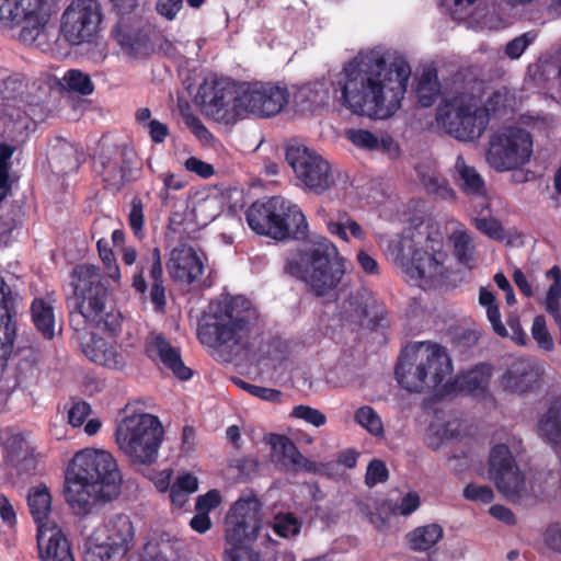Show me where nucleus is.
<instances>
[{"instance_id":"nucleus-63","label":"nucleus","mask_w":561,"mask_h":561,"mask_svg":"<svg viewBox=\"0 0 561 561\" xmlns=\"http://www.w3.org/2000/svg\"><path fill=\"white\" fill-rule=\"evenodd\" d=\"M222 561H261L259 553L251 550L230 549L224 552Z\"/></svg>"},{"instance_id":"nucleus-14","label":"nucleus","mask_w":561,"mask_h":561,"mask_svg":"<svg viewBox=\"0 0 561 561\" xmlns=\"http://www.w3.org/2000/svg\"><path fill=\"white\" fill-rule=\"evenodd\" d=\"M262 503L255 495L240 497L225 517V539L231 549L252 545L263 527Z\"/></svg>"},{"instance_id":"nucleus-64","label":"nucleus","mask_w":561,"mask_h":561,"mask_svg":"<svg viewBox=\"0 0 561 561\" xmlns=\"http://www.w3.org/2000/svg\"><path fill=\"white\" fill-rule=\"evenodd\" d=\"M147 127L149 129V136L151 140L156 144L163 142L167 136L169 135L168 126L159 122L158 119L149 121L147 123Z\"/></svg>"},{"instance_id":"nucleus-49","label":"nucleus","mask_w":561,"mask_h":561,"mask_svg":"<svg viewBox=\"0 0 561 561\" xmlns=\"http://www.w3.org/2000/svg\"><path fill=\"white\" fill-rule=\"evenodd\" d=\"M389 478V471L382 460L374 459L368 463L365 483L368 486H375L378 483H383Z\"/></svg>"},{"instance_id":"nucleus-27","label":"nucleus","mask_w":561,"mask_h":561,"mask_svg":"<svg viewBox=\"0 0 561 561\" xmlns=\"http://www.w3.org/2000/svg\"><path fill=\"white\" fill-rule=\"evenodd\" d=\"M30 513L37 525V529L50 528L48 516L51 510V495L48 489L43 485L34 488L27 496Z\"/></svg>"},{"instance_id":"nucleus-45","label":"nucleus","mask_w":561,"mask_h":561,"mask_svg":"<svg viewBox=\"0 0 561 561\" xmlns=\"http://www.w3.org/2000/svg\"><path fill=\"white\" fill-rule=\"evenodd\" d=\"M462 180L459 183L460 188L467 194L471 196H477L483 198V202L480 204L481 209H490V202L486 197V188L483 181V178H459Z\"/></svg>"},{"instance_id":"nucleus-47","label":"nucleus","mask_w":561,"mask_h":561,"mask_svg":"<svg viewBox=\"0 0 561 561\" xmlns=\"http://www.w3.org/2000/svg\"><path fill=\"white\" fill-rule=\"evenodd\" d=\"M424 187L428 194H433L442 199L454 201L455 191L449 186L446 178H423Z\"/></svg>"},{"instance_id":"nucleus-51","label":"nucleus","mask_w":561,"mask_h":561,"mask_svg":"<svg viewBox=\"0 0 561 561\" xmlns=\"http://www.w3.org/2000/svg\"><path fill=\"white\" fill-rule=\"evenodd\" d=\"M463 496L469 501L489 504L493 501L494 493L492 489L488 485H478L474 483H469L463 489Z\"/></svg>"},{"instance_id":"nucleus-4","label":"nucleus","mask_w":561,"mask_h":561,"mask_svg":"<svg viewBox=\"0 0 561 561\" xmlns=\"http://www.w3.org/2000/svg\"><path fill=\"white\" fill-rule=\"evenodd\" d=\"M346 259L328 239L307 244L286 259L284 272L304 282L309 293L321 298L336 289L346 273Z\"/></svg>"},{"instance_id":"nucleus-26","label":"nucleus","mask_w":561,"mask_h":561,"mask_svg":"<svg viewBox=\"0 0 561 561\" xmlns=\"http://www.w3.org/2000/svg\"><path fill=\"white\" fill-rule=\"evenodd\" d=\"M329 102V89L324 82H309L299 87L293 94V105L297 112H313Z\"/></svg>"},{"instance_id":"nucleus-6","label":"nucleus","mask_w":561,"mask_h":561,"mask_svg":"<svg viewBox=\"0 0 561 561\" xmlns=\"http://www.w3.org/2000/svg\"><path fill=\"white\" fill-rule=\"evenodd\" d=\"M245 218L254 232L276 241L307 237L308 222L301 208L282 196L254 202L248 208Z\"/></svg>"},{"instance_id":"nucleus-40","label":"nucleus","mask_w":561,"mask_h":561,"mask_svg":"<svg viewBox=\"0 0 561 561\" xmlns=\"http://www.w3.org/2000/svg\"><path fill=\"white\" fill-rule=\"evenodd\" d=\"M354 420L374 436H380L383 434V425L381 419L369 405H363L357 409L354 414Z\"/></svg>"},{"instance_id":"nucleus-53","label":"nucleus","mask_w":561,"mask_h":561,"mask_svg":"<svg viewBox=\"0 0 561 561\" xmlns=\"http://www.w3.org/2000/svg\"><path fill=\"white\" fill-rule=\"evenodd\" d=\"M233 467L238 470L239 477L243 480H251L259 472L260 462L255 457L244 456L234 460Z\"/></svg>"},{"instance_id":"nucleus-24","label":"nucleus","mask_w":561,"mask_h":561,"mask_svg":"<svg viewBox=\"0 0 561 561\" xmlns=\"http://www.w3.org/2000/svg\"><path fill=\"white\" fill-rule=\"evenodd\" d=\"M285 159L296 175H330L329 162L306 146H288Z\"/></svg>"},{"instance_id":"nucleus-21","label":"nucleus","mask_w":561,"mask_h":561,"mask_svg":"<svg viewBox=\"0 0 561 561\" xmlns=\"http://www.w3.org/2000/svg\"><path fill=\"white\" fill-rule=\"evenodd\" d=\"M543 369L529 357L514 359L501 376L504 390L514 393L531 392L540 387Z\"/></svg>"},{"instance_id":"nucleus-2","label":"nucleus","mask_w":561,"mask_h":561,"mask_svg":"<svg viewBox=\"0 0 561 561\" xmlns=\"http://www.w3.org/2000/svg\"><path fill=\"white\" fill-rule=\"evenodd\" d=\"M411 75L402 58L387 64L385 56L371 50L347 62L337 81L339 102L358 116L385 119L400 107Z\"/></svg>"},{"instance_id":"nucleus-52","label":"nucleus","mask_w":561,"mask_h":561,"mask_svg":"<svg viewBox=\"0 0 561 561\" xmlns=\"http://www.w3.org/2000/svg\"><path fill=\"white\" fill-rule=\"evenodd\" d=\"M23 80L18 76H9L0 83V94L3 100H13L23 93Z\"/></svg>"},{"instance_id":"nucleus-17","label":"nucleus","mask_w":561,"mask_h":561,"mask_svg":"<svg viewBox=\"0 0 561 561\" xmlns=\"http://www.w3.org/2000/svg\"><path fill=\"white\" fill-rule=\"evenodd\" d=\"M106 541L89 542L85 561H126L133 546L134 526L125 514H116L106 522Z\"/></svg>"},{"instance_id":"nucleus-20","label":"nucleus","mask_w":561,"mask_h":561,"mask_svg":"<svg viewBox=\"0 0 561 561\" xmlns=\"http://www.w3.org/2000/svg\"><path fill=\"white\" fill-rule=\"evenodd\" d=\"M289 98L290 93L286 87L271 82H244L247 115L275 116L289 102Z\"/></svg>"},{"instance_id":"nucleus-55","label":"nucleus","mask_w":561,"mask_h":561,"mask_svg":"<svg viewBox=\"0 0 561 561\" xmlns=\"http://www.w3.org/2000/svg\"><path fill=\"white\" fill-rule=\"evenodd\" d=\"M420 506V496L415 492L407 493L400 501L391 507L394 515L408 516L412 514Z\"/></svg>"},{"instance_id":"nucleus-8","label":"nucleus","mask_w":561,"mask_h":561,"mask_svg":"<svg viewBox=\"0 0 561 561\" xmlns=\"http://www.w3.org/2000/svg\"><path fill=\"white\" fill-rule=\"evenodd\" d=\"M115 439L133 463L150 466L158 459L164 430L158 416L134 413L118 423Z\"/></svg>"},{"instance_id":"nucleus-41","label":"nucleus","mask_w":561,"mask_h":561,"mask_svg":"<svg viewBox=\"0 0 561 561\" xmlns=\"http://www.w3.org/2000/svg\"><path fill=\"white\" fill-rule=\"evenodd\" d=\"M96 245L99 255L106 271V277L112 279L114 283L119 284L121 270L112 249L108 247V242L104 240H99Z\"/></svg>"},{"instance_id":"nucleus-62","label":"nucleus","mask_w":561,"mask_h":561,"mask_svg":"<svg viewBox=\"0 0 561 561\" xmlns=\"http://www.w3.org/2000/svg\"><path fill=\"white\" fill-rule=\"evenodd\" d=\"M185 169L196 175H214L215 170L211 164L202 161L196 157H190L185 163Z\"/></svg>"},{"instance_id":"nucleus-25","label":"nucleus","mask_w":561,"mask_h":561,"mask_svg":"<svg viewBox=\"0 0 561 561\" xmlns=\"http://www.w3.org/2000/svg\"><path fill=\"white\" fill-rule=\"evenodd\" d=\"M36 540L42 561H75L68 539L56 525L37 529Z\"/></svg>"},{"instance_id":"nucleus-38","label":"nucleus","mask_w":561,"mask_h":561,"mask_svg":"<svg viewBox=\"0 0 561 561\" xmlns=\"http://www.w3.org/2000/svg\"><path fill=\"white\" fill-rule=\"evenodd\" d=\"M471 225L482 234L488 238L502 242L506 238L505 229L502 222L493 216L488 217H472Z\"/></svg>"},{"instance_id":"nucleus-32","label":"nucleus","mask_w":561,"mask_h":561,"mask_svg":"<svg viewBox=\"0 0 561 561\" xmlns=\"http://www.w3.org/2000/svg\"><path fill=\"white\" fill-rule=\"evenodd\" d=\"M453 252L460 265L472 268L476 262V244L466 230H455L449 236Z\"/></svg>"},{"instance_id":"nucleus-7","label":"nucleus","mask_w":561,"mask_h":561,"mask_svg":"<svg viewBox=\"0 0 561 561\" xmlns=\"http://www.w3.org/2000/svg\"><path fill=\"white\" fill-rule=\"evenodd\" d=\"M253 316L251 302L242 296L225 297L211 306L210 321L201 324V343L210 347L238 345L249 331Z\"/></svg>"},{"instance_id":"nucleus-42","label":"nucleus","mask_w":561,"mask_h":561,"mask_svg":"<svg viewBox=\"0 0 561 561\" xmlns=\"http://www.w3.org/2000/svg\"><path fill=\"white\" fill-rule=\"evenodd\" d=\"M334 184V178H295L294 185L307 194L321 195Z\"/></svg>"},{"instance_id":"nucleus-10","label":"nucleus","mask_w":561,"mask_h":561,"mask_svg":"<svg viewBox=\"0 0 561 561\" xmlns=\"http://www.w3.org/2000/svg\"><path fill=\"white\" fill-rule=\"evenodd\" d=\"M195 99L203 113L218 123L233 125L247 117L244 82L227 78L206 79Z\"/></svg>"},{"instance_id":"nucleus-57","label":"nucleus","mask_w":561,"mask_h":561,"mask_svg":"<svg viewBox=\"0 0 561 561\" xmlns=\"http://www.w3.org/2000/svg\"><path fill=\"white\" fill-rule=\"evenodd\" d=\"M534 38L535 36H529V33L515 37L506 44L505 54L511 59L519 58Z\"/></svg>"},{"instance_id":"nucleus-31","label":"nucleus","mask_w":561,"mask_h":561,"mask_svg":"<svg viewBox=\"0 0 561 561\" xmlns=\"http://www.w3.org/2000/svg\"><path fill=\"white\" fill-rule=\"evenodd\" d=\"M443 528L438 524L416 527L407 535L409 547L413 551H427L443 538Z\"/></svg>"},{"instance_id":"nucleus-23","label":"nucleus","mask_w":561,"mask_h":561,"mask_svg":"<svg viewBox=\"0 0 561 561\" xmlns=\"http://www.w3.org/2000/svg\"><path fill=\"white\" fill-rule=\"evenodd\" d=\"M145 352L149 358L159 359L178 379L188 380L192 377L193 370L185 366L180 348L172 346L162 334L149 337L145 344Z\"/></svg>"},{"instance_id":"nucleus-11","label":"nucleus","mask_w":561,"mask_h":561,"mask_svg":"<svg viewBox=\"0 0 561 561\" xmlns=\"http://www.w3.org/2000/svg\"><path fill=\"white\" fill-rule=\"evenodd\" d=\"M489 473L499 492L510 502L524 506H531L537 502L538 495L533 486H527L526 478L506 445L499 444L491 449Z\"/></svg>"},{"instance_id":"nucleus-13","label":"nucleus","mask_w":561,"mask_h":561,"mask_svg":"<svg viewBox=\"0 0 561 561\" xmlns=\"http://www.w3.org/2000/svg\"><path fill=\"white\" fill-rule=\"evenodd\" d=\"M427 250L416 248L413 238L402 237L398 243L397 260L404 267L411 279L419 282V286L425 287L443 275L446 253L442 250L443 244L438 240L426 239Z\"/></svg>"},{"instance_id":"nucleus-34","label":"nucleus","mask_w":561,"mask_h":561,"mask_svg":"<svg viewBox=\"0 0 561 561\" xmlns=\"http://www.w3.org/2000/svg\"><path fill=\"white\" fill-rule=\"evenodd\" d=\"M479 304L485 309L493 332L500 337L506 339L508 336V330L502 322L500 306L495 295L488 288L481 287L479 290Z\"/></svg>"},{"instance_id":"nucleus-19","label":"nucleus","mask_w":561,"mask_h":561,"mask_svg":"<svg viewBox=\"0 0 561 561\" xmlns=\"http://www.w3.org/2000/svg\"><path fill=\"white\" fill-rule=\"evenodd\" d=\"M146 272H148L150 280L149 299L153 305V309L156 312H164L167 297L161 251L158 247H154L147 255L140 259L133 275L131 287L141 295H146L148 291V284L145 278Z\"/></svg>"},{"instance_id":"nucleus-36","label":"nucleus","mask_w":561,"mask_h":561,"mask_svg":"<svg viewBox=\"0 0 561 561\" xmlns=\"http://www.w3.org/2000/svg\"><path fill=\"white\" fill-rule=\"evenodd\" d=\"M112 36L117 44L129 54H137L145 46V35L129 25L118 22L112 30Z\"/></svg>"},{"instance_id":"nucleus-60","label":"nucleus","mask_w":561,"mask_h":561,"mask_svg":"<svg viewBox=\"0 0 561 561\" xmlns=\"http://www.w3.org/2000/svg\"><path fill=\"white\" fill-rule=\"evenodd\" d=\"M546 545L556 552L561 553V524H551L545 533Z\"/></svg>"},{"instance_id":"nucleus-18","label":"nucleus","mask_w":561,"mask_h":561,"mask_svg":"<svg viewBox=\"0 0 561 561\" xmlns=\"http://www.w3.org/2000/svg\"><path fill=\"white\" fill-rule=\"evenodd\" d=\"M206 262L207 257L202 250L198 252L181 240L169 254L167 271L169 276L176 283L188 286L201 283V287L208 288L213 284L211 280H201Z\"/></svg>"},{"instance_id":"nucleus-15","label":"nucleus","mask_w":561,"mask_h":561,"mask_svg":"<svg viewBox=\"0 0 561 561\" xmlns=\"http://www.w3.org/2000/svg\"><path fill=\"white\" fill-rule=\"evenodd\" d=\"M50 18L47 0H0V22L4 26L22 25L19 38L34 42Z\"/></svg>"},{"instance_id":"nucleus-43","label":"nucleus","mask_w":561,"mask_h":561,"mask_svg":"<svg viewBox=\"0 0 561 561\" xmlns=\"http://www.w3.org/2000/svg\"><path fill=\"white\" fill-rule=\"evenodd\" d=\"M561 285L551 284L547 290L545 306L546 311L553 318L559 328V344L561 345Z\"/></svg>"},{"instance_id":"nucleus-44","label":"nucleus","mask_w":561,"mask_h":561,"mask_svg":"<svg viewBox=\"0 0 561 561\" xmlns=\"http://www.w3.org/2000/svg\"><path fill=\"white\" fill-rule=\"evenodd\" d=\"M531 335L538 346L543 351H552L554 347L553 337L550 334L546 318L542 314L536 316L531 325Z\"/></svg>"},{"instance_id":"nucleus-12","label":"nucleus","mask_w":561,"mask_h":561,"mask_svg":"<svg viewBox=\"0 0 561 561\" xmlns=\"http://www.w3.org/2000/svg\"><path fill=\"white\" fill-rule=\"evenodd\" d=\"M533 136L523 127L504 126L490 140L486 160L496 172L520 169L533 154Z\"/></svg>"},{"instance_id":"nucleus-54","label":"nucleus","mask_w":561,"mask_h":561,"mask_svg":"<svg viewBox=\"0 0 561 561\" xmlns=\"http://www.w3.org/2000/svg\"><path fill=\"white\" fill-rule=\"evenodd\" d=\"M128 222L134 233L139 236L145 224L144 205L139 197H134L131 201Z\"/></svg>"},{"instance_id":"nucleus-22","label":"nucleus","mask_w":561,"mask_h":561,"mask_svg":"<svg viewBox=\"0 0 561 561\" xmlns=\"http://www.w3.org/2000/svg\"><path fill=\"white\" fill-rule=\"evenodd\" d=\"M491 377L492 366L481 363L443 383L438 393L440 396H450L463 392L473 397L484 398L489 390Z\"/></svg>"},{"instance_id":"nucleus-46","label":"nucleus","mask_w":561,"mask_h":561,"mask_svg":"<svg viewBox=\"0 0 561 561\" xmlns=\"http://www.w3.org/2000/svg\"><path fill=\"white\" fill-rule=\"evenodd\" d=\"M347 139L357 148L376 150L380 147L377 136L366 129H350L346 131Z\"/></svg>"},{"instance_id":"nucleus-48","label":"nucleus","mask_w":561,"mask_h":561,"mask_svg":"<svg viewBox=\"0 0 561 561\" xmlns=\"http://www.w3.org/2000/svg\"><path fill=\"white\" fill-rule=\"evenodd\" d=\"M290 416L304 420L316 427H320L327 423V416L321 411L304 404L296 405Z\"/></svg>"},{"instance_id":"nucleus-56","label":"nucleus","mask_w":561,"mask_h":561,"mask_svg":"<svg viewBox=\"0 0 561 561\" xmlns=\"http://www.w3.org/2000/svg\"><path fill=\"white\" fill-rule=\"evenodd\" d=\"M91 413V407L85 401L75 402L68 411V422L73 427L81 426Z\"/></svg>"},{"instance_id":"nucleus-30","label":"nucleus","mask_w":561,"mask_h":561,"mask_svg":"<svg viewBox=\"0 0 561 561\" xmlns=\"http://www.w3.org/2000/svg\"><path fill=\"white\" fill-rule=\"evenodd\" d=\"M275 438L276 442L273 443V448H279L284 466H289L294 470L302 469L310 471L312 469L313 463L300 453L296 444L289 437L286 435H276Z\"/></svg>"},{"instance_id":"nucleus-37","label":"nucleus","mask_w":561,"mask_h":561,"mask_svg":"<svg viewBox=\"0 0 561 561\" xmlns=\"http://www.w3.org/2000/svg\"><path fill=\"white\" fill-rule=\"evenodd\" d=\"M64 87L81 95H90L94 91V83L89 75L78 69H70L62 77Z\"/></svg>"},{"instance_id":"nucleus-28","label":"nucleus","mask_w":561,"mask_h":561,"mask_svg":"<svg viewBox=\"0 0 561 561\" xmlns=\"http://www.w3.org/2000/svg\"><path fill=\"white\" fill-rule=\"evenodd\" d=\"M538 428L550 444L561 448V397L551 401L548 411L538 422Z\"/></svg>"},{"instance_id":"nucleus-3","label":"nucleus","mask_w":561,"mask_h":561,"mask_svg":"<svg viewBox=\"0 0 561 561\" xmlns=\"http://www.w3.org/2000/svg\"><path fill=\"white\" fill-rule=\"evenodd\" d=\"M121 485L114 457L105 450L87 448L78 451L67 468L64 495L76 515L85 516L98 504L115 499Z\"/></svg>"},{"instance_id":"nucleus-50","label":"nucleus","mask_w":561,"mask_h":561,"mask_svg":"<svg viewBox=\"0 0 561 561\" xmlns=\"http://www.w3.org/2000/svg\"><path fill=\"white\" fill-rule=\"evenodd\" d=\"M222 502L221 494L218 490L211 489L205 494L198 495L195 502V511L208 514L217 508Z\"/></svg>"},{"instance_id":"nucleus-35","label":"nucleus","mask_w":561,"mask_h":561,"mask_svg":"<svg viewBox=\"0 0 561 561\" xmlns=\"http://www.w3.org/2000/svg\"><path fill=\"white\" fill-rule=\"evenodd\" d=\"M360 318L366 320L364 325L370 331L383 330L389 327L387 308L382 301L375 298L365 302L360 310Z\"/></svg>"},{"instance_id":"nucleus-16","label":"nucleus","mask_w":561,"mask_h":561,"mask_svg":"<svg viewBox=\"0 0 561 561\" xmlns=\"http://www.w3.org/2000/svg\"><path fill=\"white\" fill-rule=\"evenodd\" d=\"M103 21L98 0H72L61 15L60 32L70 45L91 43Z\"/></svg>"},{"instance_id":"nucleus-33","label":"nucleus","mask_w":561,"mask_h":561,"mask_svg":"<svg viewBox=\"0 0 561 561\" xmlns=\"http://www.w3.org/2000/svg\"><path fill=\"white\" fill-rule=\"evenodd\" d=\"M415 92L417 102L423 107H430L436 102L440 93V82L435 69H427L422 73Z\"/></svg>"},{"instance_id":"nucleus-58","label":"nucleus","mask_w":561,"mask_h":561,"mask_svg":"<svg viewBox=\"0 0 561 561\" xmlns=\"http://www.w3.org/2000/svg\"><path fill=\"white\" fill-rule=\"evenodd\" d=\"M506 323L511 329L508 336L516 345L525 346L527 344V334L522 328L519 317L516 313H510Z\"/></svg>"},{"instance_id":"nucleus-39","label":"nucleus","mask_w":561,"mask_h":561,"mask_svg":"<svg viewBox=\"0 0 561 561\" xmlns=\"http://www.w3.org/2000/svg\"><path fill=\"white\" fill-rule=\"evenodd\" d=\"M273 531L282 538H290L300 533L301 523L293 513H279L271 524Z\"/></svg>"},{"instance_id":"nucleus-9","label":"nucleus","mask_w":561,"mask_h":561,"mask_svg":"<svg viewBox=\"0 0 561 561\" xmlns=\"http://www.w3.org/2000/svg\"><path fill=\"white\" fill-rule=\"evenodd\" d=\"M489 111L479 105V100L469 93L447 99L437 107V124L458 140L479 138L489 124Z\"/></svg>"},{"instance_id":"nucleus-29","label":"nucleus","mask_w":561,"mask_h":561,"mask_svg":"<svg viewBox=\"0 0 561 561\" xmlns=\"http://www.w3.org/2000/svg\"><path fill=\"white\" fill-rule=\"evenodd\" d=\"M32 321L37 331L46 340L55 336V312L50 302L43 298H34L31 304Z\"/></svg>"},{"instance_id":"nucleus-5","label":"nucleus","mask_w":561,"mask_h":561,"mask_svg":"<svg viewBox=\"0 0 561 561\" xmlns=\"http://www.w3.org/2000/svg\"><path fill=\"white\" fill-rule=\"evenodd\" d=\"M453 371L445 347L433 342H420L401 352L394 367L398 383L409 392L423 393L443 387Z\"/></svg>"},{"instance_id":"nucleus-1","label":"nucleus","mask_w":561,"mask_h":561,"mask_svg":"<svg viewBox=\"0 0 561 561\" xmlns=\"http://www.w3.org/2000/svg\"><path fill=\"white\" fill-rule=\"evenodd\" d=\"M70 286L73 297L68 299L69 325L80 341L82 353L98 365L123 369L126 362L116 346L90 332L93 327L115 337L122 329V313L112 299L106 277L100 267L81 263L70 273Z\"/></svg>"},{"instance_id":"nucleus-61","label":"nucleus","mask_w":561,"mask_h":561,"mask_svg":"<svg viewBox=\"0 0 561 561\" xmlns=\"http://www.w3.org/2000/svg\"><path fill=\"white\" fill-rule=\"evenodd\" d=\"M182 0H158L157 11L168 20H173L182 9Z\"/></svg>"},{"instance_id":"nucleus-59","label":"nucleus","mask_w":561,"mask_h":561,"mask_svg":"<svg viewBox=\"0 0 561 561\" xmlns=\"http://www.w3.org/2000/svg\"><path fill=\"white\" fill-rule=\"evenodd\" d=\"M479 341V334L474 330L462 329L454 336V344L461 353L467 352L477 345Z\"/></svg>"}]
</instances>
